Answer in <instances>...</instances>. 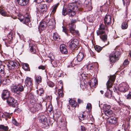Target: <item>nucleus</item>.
I'll return each mask as SVG.
<instances>
[{
  "mask_svg": "<svg viewBox=\"0 0 131 131\" xmlns=\"http://www.w3.org/2000/svg\"><path fill=\"white\" fill-rule=\"evenodd\" d=\"M68 10L67 8H63L62 12V14L64 16H65L67 14L68 15Z\"/></svg>",
  "mask_w": 131,
  "mask_h": 131,
  "instance_id": "31",
  "label": "nucleus"
},
{
  "mask_svg": "<svg viewBox=\"0 0 131 131\" xmlns=\"http://www.w3.org/2000/svg\"><path fill=\"white\" fill-rule=\"evenodd\" d=\"M89 52L91 55L94 56L95 55V53L93 51L91 50H90Z\"/></svg>",
  "mask_w": 131,
  "mask_h": 131,
  "instance_id": "63",
  "label": "nucleus"
},
{
  "mask_svg": "<svg viewBox=\"0 0 131 131\" xmlns=\"http://www.w3.org/2000/svg\"><path fill=\"white\" fill-rule=\"evenodd\" d=\"M105 32V27L104 25L102 24L100 25L98 30L96 31L97 35L100 36L103 35Z\"/></svg>",
  "mask_w": 131,
  "mask_h": 131,
  "instance_id": "10",
  "label": "nucleus"
},
{
  "mask_svg": "<svg viewBox=\"0 0 131 131\" xmlns=\"http://www.w3.org/2000/svg\"><path fill=\"white\" fill-rule=\"evenodd\" d=\"M128 87L127 84L125 83H122L118 86V89L121 92H125L128 89Z\"/></svg>",
  "mask_w": 131,
  "mask_h": 131,
  "instance_id": "5",
  "label": "nucleus"
},
{
  "mask_svg": "<svg viewBox=\"0 0 131 131\" xmlns=\"http://www.w3.org/2000/svg\"><path fill=\"white\" fill-rule=\"evenodd\" d=\"M28 66L29 65H28L26 63H25L24 64V69L27 71L28 70Z\"/></svg>",
  "mask_w": 131,
  "mask_h": 131,
  "instance_id": "54",
  "label": "nucleus"
},
{
  "mask_svg": "<svg viewBox=\"0 0 131 131\" xmlns=\"http://www.w3.org/2000/svg\"><path fill=\"white\" fill-rule=\"evenodd\" d=\"M89 2H88V0H85V2L84 4H85L86 5H88V6H90V7L91 8H92L91 7V0H89Z\"/></svg>",
  "mask_w": 131,
  "mask_h": 131,
  "instance_id": "46",
  "label": "nucleus"
},
{
  "mask_svg": "<svg viewBox=\"0 0 131 131\" xmlns=\"http://www.w3.org/2000/svg\"><path fill=\"white\" fill-rule=\"evenodd\" d=\"M46 22L47 26H50V27L51 28H54L56 23L54 19H48V20L46 21Z\"/></svg>",
  "mask_w": 131,
  "mask_h": 131,
  "instance_id": "12",
  "label": "nucleus"
},
{
  "mask_svg": "<svg viewBox=\"0 0 131 131\" xmlns=\"http://www.w3.org/2000/svg\"><path fill=\"white\" fill-rule=\"evenodd\" d=\"M123 2V4L124 5L126 4V5H128L130 1L129 0H122Z\"/></svg>",
  "mask_w": 131,
  "mask_h": 131,
  "instance_id": "44",
  "label": "nucleus"
},
{
  "mask_svg": "<svg viewBox=\"0 0 131 131\" xmlns=\"http://www.w3.org/2000/svg\"><path fill=\"white\" fill-rule=\"evenodd\" d=\"M128 26V25L127 22H124L122 24V28L123 29H126L127 28Z\"/></svg>",
  "mask_w": 131,
  "mask_h": 131,
  "instance_id": "32",
  "label": "nucleus"
},
{
  "mask_svg": "<svg viewBox=\"0 0 131 131\" xmlns=\"http://www.w3.org/2000/svg\"><path fill=\"white\" fill-rule=\"evenodd\" d=\"M120 55V53L118 51L115 50L110 54V62L112 63H115L118 61L119 59V56Z\"/></svg>",
  "mask_w": 131,
  "mask_h": 131,
  "instance_id": "3",
  "label": "nucleus"
},
{
  "mask_svg": "<svg viewBox=\"0 0 131 131\" xmlns=\"http://www.w3.org/2000/svg\"><path fill=\"white\" fill-rule=\"evenodd\" d=\"M8 129L7 126H5L3 125H0V129L3 130V131H8Z\"/></svg>",
  "mask_w": 131,
  "mask_h": 131,
  "instance_id": "30",
  "label": "nucleus"
},
{
  "mask_svg": "<svg viewBox=\"0 0 131 131\" xmlns=\"http://www.w3.org/2000/svg\"><path fill=\"white\" fill-rule=\"evenodd\" d=\"M35 78L36 82L38 84L39 83L41 82V77L39 75H35Z\"/></svg>",
  "mask_w": 131,
  "mask_h": 131,
  "instance_id": "25",
  "label": "nucleus"
},
{
  "mask_svg": "<svg viewBox=\"0 0 131 131\" xmlns=\"http://www.w3.org/2000/svg\"><path fill=\"white\" fill-rule=\"evenodd\" d=\"M67 8L68 10V15L70 16H73L75 14V12L74 11L75 8H76V10H78L79 9L77 6L74 5L73 3L69 4Z\"/></svg>",
  "mask_w": 131,
  "mask_h": 131,
  "instance_id": "1",
  "label": "nucleus"
},
{
  "mask_svg": "<svg viewBox=\"0 0 131 131\" xmlns=\"http://www.w3.org/2000/svg\"><path fill=\"white\" fill-rule=\"evenodd\" d=\"M80 119L82 120H84V119H86L87 116L82 114L80 116Z\"/></svg>",
  "mask_w": 131,
  "mask_h": 131,
  "instance_id": "51",
  "label": "nucleus"
},
{
  "mask_svg": "<svg viewBox=\"0 0 131 131\" xmlns=\"http://www.w3.org/2000/svg\"><path fill=\"white\" fill-rule=\"evenodd\" d=\"M107 121L111 124H115L117 122V118L115 117L112 116L108 119Z\"/></svg>",
  "mask_w": 131,
  "mask_h": 131,
  "instance_id": "14",
  "label": "nucleus"
},
{
  "mask_svg": "<svg viewBox=\"0 0 131 131\" xmlns=\"http://www.w3.org/2000/svg\"><path fill=\"white\" fill-rule=\"evenodd\" d=\"M4 66L3 65H1L0 66V73L4 74Z\"/></svg>",
  "mask_w": 131,
  "mask_h": 131,
  "instance_id": "38",
  "label": "nucleus"
},
{
  "mask_svg": "<svg viewBox=\"0 0 131 131\" xmlns=\"http://www.w3.org/2000/svg\"><path fill=\"white\" fill-rule=\"evenodd\" d=\"M115 76L114 75L110 76L109 79L106 84L107 89L112 87L113 82L115 81Z\"/></svg>",
  "mask_w": 131,
  "mask_h": 131,
  "instance_id": "6",
  "label": "nucleus"
},
{
  "mask_svg": "<svg viewBox=\"0 0 131 131\" xmlns=\"http://www.w3.org/2000/svg\"><path fill=\"white\" fill-rule=\"evenodd\" d=\"M39 118V121L43 124L47 121V118L43 115H40Z\"/></svg>",
  "mask_w": 131,
  "mask_h": 131,
  "instance_id": "20",
  "label": "nucleus"
},
{
  "mask_svg": "<svg viewBox=\"0 0 131 131\" xmlns=\"http://www.w3.org/2000/svg\"><path fill=\"white\" fill-rule=\"evenodd\" d=\"M63 119L60 120L59 122H60L59 124L61 125V127H62V128L63 129V127H66V123H65L64 122H63Z\"/></svg>",
  "mask_w": 131,
  "mask_h": 131,
  "instance_id": "35",
  "label": "nucleus"
},
{
  "mask_svg": "<svg viewBox=\"0 0 131 131\" xmlns=\"http://www.w3.org/2000/svg\"><path fill=\"white\" fill-rule=\"evenodd\" d=\"M78 44V40L75 38L71 40V42L69 43L70 47L72 49H75Z\"/></svg>",
  "mask_w": 131,
  "mask_h": 131,
  "instance_id": "7",
  "label": "nucleus"
},
{
  "mask_svg": "<svg viewBox=\"0 0 131 131\" xmlns=\"http://www.w3.org/2000/svg\"><path fill=\"white\" fill-rule=\"evenodd\" d=\"M0 13L3 16H5L6 15V13L3 9L0 7Z\"/></svg>",
  "mask_w": 131,
  "mask_h": 131,
  "instance_id": "37",
  "label": "nucleus"
},
{
  "mask_svg": "<svg viewBox=\"0 0 131 131\" xmlns=\"http://www.w3.org/2000/svg\"><path fill=\"white\" fill-rule=\"evenodd\" d=\"M83 54L81 52H80L77 57V61L80 62L81 61L83 57Z\"/></svg>",
  "mask_w": 131,
  "mask_h": 131,
  "instance_id": "21",
  "label": "nucleus"
},
{
  "mask_svg": "<svg viewBox=\"0 0 131 131\" xmlns=\"http://www.w3.org/2000/svg\"><path fill=\"white\" fill-rule=\"evenodd\" d=\"M127 99H131V92H130L127 95Z\"/></svg>",
  "mask_w": 131,
  "mask_h": 131,
  "instance_id": "57",
  "label": "nucleus"
},
{
  "mask_svg": "<svg viewBox=\"0 0 131 131\" xmlns=\"http://www.w3.org/2000/svg\"><path fill=\"white\" fill-rule=\"evenodd\" d=\"M38 9L41 12L46 11L47 10L46 4H40L39 6Z\"/></svg>",
  "mask_w": 131,
  "mask_h": 131,
  "instance_id": "16",
  "label": "nucleus"
},
{
  "mask_svg": "<svg viewBox=\"0 0 131 131\" xmlns=\"http://www.w3.org/2000/svg\"><path fill=\"white\" fill-rule=\"evenodd\" d=\"M3 116L4 115L7 118H10L12 116V114L5 112L4 114L3 113Z\"/></svg>",
  "mask_w": 131,
  "mask_h": 131,
  "instance_id": "43",
  "label": "nucleus"
},
{
  "mask_svg": "<svg viewBox=\"0 0 131 131\" xmlns=\"http://www.w3.org/2000/svg\"><path fill=\"white\" fill-rule=\"evenodd\" d=\"M59 5V3H57L53 6L52 10L51 12V13L52 14H54L56 12V10Z\"/></svg>",
  "mask_w": 131,
  "mask_h": 131,
  "instance_id": "33",
  "label": "nucleus"
},
{
  "mask_svg": "<svg viewBox=\"0 0 131 131\" xmlns=\"http://www.w3.org/2000/svg\"><path fill=\"white\" fill-rule=\"evenodd\" d=\"M111 106L110 105H108L107 104H104L103 106V112H104L107 111H108L109 110H110Z\"/></svg>",
  "mask_w": 131,
  "mask_h": 131,
  "instance_id": "22",
  "label": "nucleus"
},
{
  "mask_svg": "<svg viewBox=\"0 0 131 131\" xmlns=\"http://www.w3.org/2000/svg\"><path fill=\"white\" fill-rule=\"evenodd\" d=\"M43 91L42 89L39 90L38 91V94L39 95H41L43 94Z\"/></svg>",
  "mask_w": 131,
  "mask_h": 131,
  "instance_id": "56",
  "label": "nucleus"
},
{
  "mask_svg": "<svg viewBox=\"0 0 131 131\" xmlns=\"http://www.w3.org/2000/svg\"><path fill=\"white\" fill-rule=\"evenodd\" d=\"M12 123L14 125L16 126H18L19 125V124L18 123L15 119L12 120Z\"/></svg>",
  "mask_w": 131,
  "mask_h": 131,
  "instance_id": "41",
  "label": "nucleus"
},
{
  "mask_svg": "<svg viewBox=\"0 0 131 131\" xmlns=\"http://www.w3.org/2000/svg\"><path fill=\"white\" fill-rule=\"evenodd\" d=\"M60 52L62 53L66 54L68 52L67 50H60Z\"/></svg>",
  "mask_w": 131,
  "mask_h": 131,
  "instance_id": "50",
  "label": "nucleus"
},
{
  "mask_svg": "<svg viewBox=\"0 0 131 131\" xmlns=\"http://www.w3.org/2000/svg\"><path fill=\"white\" fill-rule=\"evenodd\" d=\"M30 110L31 112H32L33 113H35L37 111L35 106L31 107L30 108Z\"/></svg>",
  "mask_w": 131,
  "mask_h": 131,
  "instance_id": "45",
  "label": "nucleus"
},
{
  "mask_svg": "<svg viewBox=\"0 0 131 131\" xmlns=\"http://www.w3.org/2000/svg\"><path fill=\"white\" fill-rule=\"evenodd\" d=\"M22 3H21V6H24L27 5L29 3V0H23Z\"/></svg>",
  "mask_w": 131,
  "mask_h": 131,
  "instance_id": "40",
  "label": "nucleus"
},
{
  "mask_svg": "<svg viewBox=\"0 0 131 131\" xmlns=\"http://www.w3.org/2000/svg\"><path fill=\"white\" fill-rule=\"evenodd\" d=\"M37 111L42 110V105L40 104H37L35 106Z\"/></svg>",
  "mask_w": 131,
  "mask_h": 131,
  "instance_id": "34",
  "label": "nucleus"
},
{
  "mask_svg": "<svg viewBox=\"0 0 131 131\" xmlns=\"http://www.w3.org/2000/svg\"><path fill=\"white\" fill-rule=\"evenodd\" d=\"M47 83L48 85L50 87H52L54 85V83L50 81H48Z\"/></svg>",
  "mask_w": 131,
  "mask_h": 131,
  "instance_id": "42",
  "label": "nucleus"
},
{
  "mask_svg": "<svg viewBox=\"0 0 131 131\" xmlns=\"http://www.w3.org/2000/svg\"><path fill=\"white\" fill-rule=\"evenodd\" d=\"M9 92L8 90H5L3 91L2 94V97L3 100L7 99L9 97Z\"/></svg>",
  "mask_w": 131,
  "mask_h": 131,
  "instance_id": "11",
  "label": "nucleus"
},
{
  "mask_svg": "<svg viewBox=\"0 0 131 131\" xmlns=\"http://www.w3.org/2000/svg\"><path fill=\"white\" fill-rule=\"evenodd\" d=\"M104 114L107 116L108 117L111 115L113 113V111L111 110H109L104 112Z\"/></svg>",
  "mask_w": 131,
  "mask_h": 131,
  "instance_id": "29",
  "label": "nucleus"
},
{
  "mask_svg": "<svg viewBox=\"0 0 131 131\" xmlns=\"http://www.w3.org/2000/svg\"><path fill=\"white\" fill-rule=\"evenodd\" d=\"M6 99H7V102L9 105L13 106H14V105L15 104L16 101H15L14 98L11 97H9Z\"/></svg>",
  "mask_w": 131,
  "mask_h": 131,
  "instance_id": "15",
  "label": "nucleus"
},
{
  "mask_svg": "<svg viewBox=\"0 0 131 131\" xmlns=\"http://www.w3.org/2000/svg\"><path fill=\"white\" fill-rule=\"evenodd\" d=\"M70 105L72 107H76L77 105V103L75 101L73 100H70L69 101Z\"/></svg>",
  "mask_w": 131,
  "mask_h": 131,
  "instance_id": "24",
  "label": "nucleus"
},
{
  "mask_svg": "<svg viewBox=\"0 0 131 131\" xmlns=\"http://www.w3.org/2000/svg\"><path fill=\"white\" fill-rule=\"evenodd\" d=\"M60 114L59 112L57 113L54 114L53 118L56 122L58 121V119L60 117Z\"/></svg>",
  "mask_w": 131,
  "mask_h": 131,
  "instance_id": "28",
  "label": "nucleus"
},
{
  "mask_svg": "<svg viewBox=\"0 0 131 131\" xmlns=\"http://www.w3.org/2000/svg\"><path fill=\"white\" fill-rule=\"evenodd\" d=\"M18 18L20 21L23 23L27 25V23L30 22V16L28 15H25V17L24 16L21 14L18 15Z\"/></svg>",
  "mask_w": 131,
  "mask_h": 131,
  "instance_id": "4",
  "label": "nucleus"
},
{
  "mask_svg": "<svg viewBox=\"0 0 131 131\" xmlns=\"http://www.w3.org/2000/svg\"><path fill=\"white\" fill-rule=\"evenodd\" d=\"M11 91L14 93L19 94L20 92L23 91L24 90V87L21 84L13 85L11 86Z\"/></svg>",
  "mask_w": 131,
  "mask_h": 131,
  "instance_id": "2",
  "label": "nucleus"
},
{
  "mask_svg": "<svg viewBox=\"0 0 131 131\" xmlns=\"http://www.w3.org/2000/svg\"><path fill=\"white\" fill-rule=\"evenodd\" d=\"M7 63L8 68L10 70L13 69L17 65V64L15 62L13 61H8Z\"/></svg>",
  "mask_w": 131,
  "mask_h": 131,
  "instance_id": "8",
  "label": "nucleus"
},
{
  "mask_svg": "<svg viewBox=\"0 0 131 131\" xmlns=\"http://www.w3.org/2000/svg\"><path fill=\"white\" fill-rule=\"evenodd\" d=\"M86 108L88 110L89 112L91 111L92 108V106L90 103H88L87 104Z\"/></svg>",
  "mask_w": 131,
  "mask_h": 131,
  "instance_id": "39",
  "label": "nucleus"
},
{
  "mask_svg": "<svg viewBox=\"0 0 131 131\" xmlns=\"http://www.w3.org/2000/svg\"><path fill=\"white\" fill-rule=\"evenodd\" d=\"M29 46L30 49H35V46L32 44H29Z\"/></svg>",
  "mask_w": 131,
  "mask_h": 131,
  "instance_id": "52",
  "label": "nucleus"
},
{
  "mask_svg": "<svg viewBox=\"0 0 131 131\" xmlns=\"http://www.w3.org/2000/svg\"><path fill=\"white\" fill-rule=\"evenodd\" d=\"M129 61L127 59H126L124 61L123 65L124 66H126L129 63Z\"/></svg>",
  "mask_w": 131,
  "mask_h": 131,
  "instance_id": "53",
  "label": "nucleus"
},
{
  "mask_svg": "<svg viewBox=\"0 0 131 131\" xmlns=\"http://www.w3.org/2000/svg\"><path fill=\"white\" fill-rule=\"evenodd\" d=\"M60 83L59 85L61 87V89L58 90V94L59 96L62 97L63 96V93L62 92V89L63 87V85L61 81H60L59 83V84Z\"/></svg>",
  "mask_w": 131,
  "mask_h": 131,
  "instance_id": "18",
  "label": "nucleus"
},
{
  "mask_svg": "<svg viewBox=\"0 0 131 131\" xmlns=\"http://www.w3.org/2000/svg\"><path fill=\"white\" fill-rule=\"evenodd\" d=\"M17 1L19 4L21 5L23 0H17Z\"/></svg>",
  "mask_w": 131,
  "mask_h": 131,
  "instance_id": "62",
  "label": "nucleus"
},
{
  "mask_svg": "<svg viewBox=\"0 0 131 131\" xmlns=\"http://www.w3.org/2000/svg\"><path fill=\"white\" fill-rule=\"evenodd\" d=\"M48 57L50 60H53L54 59V57L52 53H50L48 56Z\"/></svg>",
  "mask_w": 131,
  "mask_h": 131,
  "instance_id": "49",
  "label": "nucleus"
},
{
  "mask_svg": "<svg viewBox=\"0 0 131 131\" xmlns=\"http://www.w3.org/2000/svg\"><path fill=\"white\" fill-rule=\"evenodd\" d=\"M38 68L39 69L44 70L45 69V67L44 66L41 65L38 67Z\"/></svg>",
  "mask_w": 131,
  "mask_h": 131,
  "instance_id": "64",
  "label": "nucleus"
},
{
  "mask_svg": "<svg viewBox=\"0 0 131 131\" xmlns=\"http://www.w3.org/2000/svg\"><path fill=\"white\" fill-rule=\"evenodd\" d=\"M30 52L32 53L36 54V50H30Z\"/></svg>",
  "mask_w": 131,
  "mask_h": 131,
  "instance_id": "61",
  "label": "nucleus"
},
{
  "mask_svg": "<svg viewBox=\"0 0 131 131\" xmlns=\"http://www.w3.org/2000/svg\"><path fill=\"white\" fill-rule=\"evenodd\" d=\"M107 36L106 34L102 35L100 36V38L104 42L106 41L107 40Z\"/></svg>",
  "mask_w": 131,
  "mask_h": 131,
  "instance_id": "27",
  "label": "nucleus"
},
{
  "mask_svg": "<svg viewBox=\"0 0 131 131\" xmlns=\"http://www.w3.org/2000/svg\"><path fill=\"white\" fill-rule=\"evenodd\" d=\"M69 31L72 34H74V33L78 34V32L75 30V26L74 24H69Z\"/></svg>",
  "mask_w": 131,
  "mask_h": 131,
  "instance_id": "17",
  "label": "nucleus"
},
{
  "mask_svg": "<svg viewBox=\"0 0 131 131\" xmlns=\"http://www.w3.org/2000/svg\"><path fill=\"white\" fill-rule=\"evenodd\" d=\"M111 17L108 15H106L104 18V23L106 26L110 25L111 23Z\"/></svg>",
  "mask_w": 131,
  "mask_h": 131,
  "instance_id": "9",
  "label": "nucleus"
},
{
  "mask_svg": "<svg viewBox=\"0 0 131 131\" xmlns=\"http://www.w3.org/2000/svg\"><path fill=\"white\" fill-rule=\"evenodd\" d=\"M32 84V81L30 78L27 77L25 80V84L27 87L31 86Z\"/></svg>",
  "mask_w": 131,
  "mask_h": 131,
  "instance_id": "19",
  "label": "nucleus"
},
{
  "mask_svg": "<svg viewBox=\"0 0 131 131\" xmlns=\"http://www.w3.org/2000/svg\"><path fill=\"white\" fill-rule=\"evenodd\" d=\"M43 0H34V2H36L37 3H39L42 2Z\"/></svg>",
  "mask_w": 131,
  "mask_h": 131,
  "instance_id": "60",
  "label": "nucleus"
},
{
  "mask_svg": "<svg viewBox=\"0 0 131 131\" xmlns=\"http://www.w3.org/2000/svg\"><path fill=\"white\" fill-rule=\"evenodd\" d=\"M86 119L87 120L88 122L91 123L93 122V118L92 115H88L87 116Z\"/></svg>",
  "mask_w": 131,
  "mask_h": 131,
  "instance_id": "26",
  "label": "nucleus"
},
{
  "mask_svg": "<svg viewBox=\"0 0 131 131\" xmlns=\"http://www.w3.org/2000/svg\"><path fill=\"white\" fill-rule=\"evenodd\" d=\"M67 46L64 44H62L60 46V49H67Z\"/></svg>",
  "mask_w": 131,
  "mask_h": 131,
  "instance_id": "48",
  "label": "nucleus"
},
{
  "mask_svg": "<svg viewBox=\"0 0 131 131\" xmlns=\"http://www.w3.org/2000/svg\"><path fill=\"white\" fill-rule=\"evenodd\" d=\"M62 28H63L62 31L68 35V30L67 29V28L65 27L62 26Z\"/></svg>",
  "mask_w": 131,
  "mask_h": 131,
  "instance_id": "47",
  "label": "nucleus"
},
{
  "mask_svg": "<svg viewBox=\"0 0 131 131\" xmlns=\"http://www.w3.org/2000/svg\"><path fill=\"white\" fill-rule=\"evenodd\" d=\"M81 130V131H86L85 127L84 126H80Z\"/></svg>",
  "mask_w": 131,
  "mask_h": 131,
  "instance_id": "59",
  "label": "nucleus"
},
{
  "mask_svg": "<svg viewBox=\"0 0 131 131\" xmlns=\"http://www.w3.org/2000/svg\"><path fill=\"white\" fill-rule=\"evenodd\" d=\"M53 39L56 41H58L60 39L59 36L56 32L53 33Z\"/></svg>",
  "mask_w": 131,
  "mask_h": 131,
  "instance_id": "23",
  "label": "nucleus"
},
{
  "mask_svg": "<svg viewBox=\"0 0 131 131\" xmlns=\"http://www.w3.org/2000/svg\"><path fill=\"white\" fill-rule=\"evenodd\" d=\"M87 68L88 69H91L93 68V65L92 64H89Z\"/></svg>",
  "mask_w": 131,
  "mask_h": 131,
  "instance_id": "58",
  "label": "nucleus"
},
{
  "mask_svg": "<svg viewBox=\"0 0 131 131\" xmlns=\"http://www.w3.org/2000/svg\"><path fill=\"white\" fill-rule=\"evenodd\" d=\"M104 47V46L102 47L97 45H96L94 46V48L95 49H102Z\"/></svg>",
  "mask_w": 131,
  "mask_h": 131,
  "instance_id": "55",
  "label": "nucleus"
},
{
  "mask_svg": "<svg viewBox=\"0 0 131 131\" xmlns=\"http://www.w3.org/2000/svg\"><path fill=\"white\" fill-rule=\"evenodd\" d=\"M91 83L90 84L91 85L92 84V85H93V84L95 85V84H97V80L95 78L92 79L91 80Z\"/></svg>",
  "mask_w": 131,
  "mask_h": 131,
  "instance_id": "36",
  "label": "nucleus"
},
{
  "mask_svg": "<svg viewBox=\"0 0 131 131\" xmlns=\"http://www.w3.org/2000/svg\"><path fill=\"white\" fill-rule=\"evenodd\" d=\"M47 24L46 21L45 22L44 21H42L40 23L38 27L39 30L40 31L41 30H43L46 29L47 26Z\"/></svg>",
  "mask_w": 131,
  "mask_h": 131,
  "instance_id": "13",
  "label": "nucleus"
}]
</instances>
